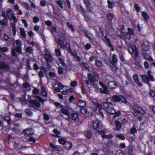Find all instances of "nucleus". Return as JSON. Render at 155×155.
Returning a JSON list of instances; mask_svg holds the SVG:
<instances>
[{"label":"nucleus","instance_id":"obj_1","mask_svg":"<svg viewBox=\"0 0 155 155\" xmlns=\"http://www.w3.org/2000/svg\"><path fill=\"white\" fill-rule=\"evenodd\" d=\"M107 102L112 105H115L116 102H120L127 103V101L125 98L121 96H113L112 97H108L107 100Z\"/></svg>","mask_w":155,"mask_h":155},{"label":"nucleus","instance_id":"obj_2","mask_svg":"<svg viewBox=\"0 0 155 155\" xmlns=\"http://www.w3.org/2000/svg\"><path fill=\"white\" fill-rule=\"evenodd\" d=\"M6 14L9 19H12L14 22L12 23V31L13 35L14 36L16 35V31L15 28V23L17 21V19L16 17L14 15L13 12L11 10H8L6 12Z\"/></svg>","mask_w":155,"mask_h":155},{"label":"nucleus","instance_id":"obj_3","mask_svg":"<svg viewBox=\"0 0 155 155\" xmlns=\"http://www.w3.org/2000/svg\"><path fill=\"white\" fill-rule=\"evenodd\" d=\"M61 116L66 120L71 119L74 120L76 124L78 125L81 124L83 122L82 120L79 118L78 114L76 113H72L71 115L70 114L68 117H65L63 114H61Z\"/></svg>","mask_w":155,"mask_h":155},{"label":"nucleus","instance_id":"obj_4","mask_svg":"<svg viewBox=\"0 0 155 155\" xmlns=\"http://www.w3.org/2000/svg\"><path fill=\"white\" fill-rule=\"evenodd\" d=\"M101 124V122L98 120H94L93 121V125L94 131L96 133L99 132V134L103 138V136H104L106 132L104 130L99 131V125Z\"/></svg>","mask_w":155,"mask_h":155},{"label":"nucleus","instance_id":"obj_5","mask_svg":"<svg viewBox=\"0 0 155 155\" xmlns=\"http://www.w3.org/2000/svg\"><path fill=\"white\" fill-rule=\"evenodd\" d=\"M125 48L131 55L134 54H135L136 55L137 54V50L135 46L129 43H126V45L125 46Z\"/></svg>","mask_w":155,"mask_h":155},{"label":"nucleus","instance_id":"obj_6","mask_svg":"<svg viewBox=\"0 0 155 155\" xmlns=\"http://www.w3.org/2000/svg\"><path fill=\"white\" fill-rule=\"evenodd\" d=\"M29 102L30 103L29 107L33 110V109L38 110L37 108L41 106L40 103L36 100H31Z\"/></svg>","mask_w":155,"mask_h":155},{"label":"nucleus","instance_id":"obj_7","mask_svg":"<svg viewBox=\"0 0 155 155\" xmlns=\"http://www.w3.org/2000/svg\"><path fill=\"white\" fill-rule=\"evenodd\" d=\"M131 107L135 112L141 114H144L145 113V110L139 105L136 104H133L131 105Z\"/></svg>","mask_w":155,"mask_h":155},{"label":"nucleus","instance_id":"obj_8","mask_svg":"<svg viewBox=\"0 0 155 155\" xmlns=\"http://www.w3.org/2000/svg\"><path fill=\"white\" fill-rule=\"evenodd\" d=\"M142 51H149L150 46L149 42L146 40H143L141 45Z\"/></svg>","mask_w":155,"mask_h":155},{"label":"nucleus","instance_id":"obj_9","mask_svg":"<svg viewBox=\"0 0 155 155\" xmlns=\"http://www.w3.org/2000/svg\"><path fill=\"white\" fill-rule=\"evenodd\" d=\"M88 79L91 83L94 82L99 80L98 75L94 72L93 74L88 73L87 74Z\"/></svg>","mask_w":155,"mask_h":155},{"label":"nucleus","instance_id":"obj_10","mask_svg":"<svg viewBox=\"0 0 155 155\" xmlns=\"http://www.w3.org/2000/svg\"><path fill=\"white\" fill-rule=\"evenodd\" d=\"M46 50V49H45V53L44 55V58L48 63H50L53 61V58L51 53L47 52Z\"/></svg>","mask_w":155,"mask_h":155},{"label":"nucleus","instance_id":"obj_11","mask_svg":"<svg viewBox=\"0 0 155 155\" xmlns=\"http://www.w3.org/2000/svg\"><path fill=\"white\" fill-rule=\"evenodd\" d=\"M34 132L32 129L30 128H27L24 130L22 132V134L24 135L25 136L30 137L31 136L34 134Z\"/></svg>","mask_w":155,"mask_h":155},{"label":"nucleus","instance_id":"obj_12","mask_svg":"<svg viewBox=\"0 0 155 155\" xmlns=\"http://www.w3.org/2000/svg\"><path fill=\"white\" fill-rule=\"evenodd\" d=\"M102 39L106 45L110 47L111 48L112 51H113L114 49L113 47V46L111 43V41L110 39L107 38V36H104L103 35V33H102Z\"/></svg>","mask_w":155,"mask_h":155},{"label":"nucleus","instance_id":"obj_13","mask_svg":"<svg viewBox=\"0 0 155 155\" xmlns=\"http://www.w3.org/2000/svg\"><path fill=\"white\" fill-rule=\"evenodd\" d=\"M15 43L16 45L17 46V47L15 48L16 51L19 53V54H22V53L21 52V46L22 45V41L18 39L15 41Z\"/></svg>","mask_w":155,"mask_h":155},{"label":"nucleus","instance_id":"obj_14","mask_svg":"<svg viewBox=\"0 0 155 155\" xmlns=\"http://www.w3.org/2000/svg\"><path fill=\"white\" fill-rule=\"evenodd\" d=\"M9 69L10 66L8 63L3 61L0 62V69L7 71Z\"/></svg>","mask_w":155,"mask_h":155},{"label":"nucleus","instance_id":"obj_15","mask_svg":"<svg viewBox=\"0 0 155 155\" xmlns=\"http://www.w3.org/2000/svg\"><path fill=\"white\" fill-rule=\"evenodd\" d=\"M100 85L102 86V89H100L101 92L102 93L109 94H110V92L108 90L107 87L101 82L99 83Z\"/></svg>","mask_w":155,"mask_h":155},{"label":"nucleus","instance_id":"obj_16","mask_svg":"<svg viewBox=\"0 0 155 155\" xmlns=\"http://www.w3.org/2000/svg\"><path fill=\"white\" fill-rule=\"evenodd\" d=\"M91 107L92 110L95 111L97 109V107L99 109L101 108L102 106L99 104L92 101L91 104Z\"/></svg>","mask_w":155,"mask_h":155},{"label":"nucleus","instance_id":"obj_17","mask_svg":"<svg viewBox=\"0 0 155 155\" xmlns=\"http://www.w3.org/2000/svg\"><path fill=\"white\" fill-rule=\"evenodd\" d=\"M140 77L143 82L147 84L150 86V84L149 81V80H150L149 77L146 74H144L140 75Z\"/></svg>","mask_w":155,"mask_h":155},{"label":"nucleus","instance_id":"obj_18","mask_svg":"<svg viewBox=\"0 0 155 155\" xmlns=\"http://www.w3.org/2000/svg\"><path fill=\"white\" fill-rule=\"evenodd\" d=\"M84 3L85 4L87 7V11L90 12H92V7L91 6V4L89 2L88 0L84 1Z\"/></svg>","mask_w":155,"mask_h":155},{"label":"nucleus","instance_id":"obj_19","mask_svg":"<svg viewBox=\"0 0 155 155\" xmlns=\"http://www.w3.org/2000/svg\"><path fill=\"white\" fill-rule=\"evenodd\" d=\"M142 55L144 59L151 62L153 61L152 58L150 56L149 54L146 51H142Z\"/></svg>","mask_w":155,"mask_h":155},{"label":"nucleus","instance_id":"obj_20","mask_svg":"<svg viewBox=\"0 0 155 155\" xmlns=\"http://www.w3.org/2000/svg\"><path fill=\"white\" fill-rule=\"evenodd\" d=\"M108 86L109 89H113L116 88L117 85L114 81H110L108 83Z\"/></svg>","mask_w":155,"mask_h":155},{"label":"nucleus","instance_id":"obj_21","mask_svg":"<svg viewBox=\"0 0 155 155\" xmlns=\"http://www.w3.org/2000/svg\"><path fill=\"white\" fill-rule=\"evenodd\" d=\"M133 78L135 82L139 86H141L142 85V84L140 82L138 77L137 74H135L133 75Z\"/></svg>","mask_w":155,"mask_h":155},{"label":"nucleus","instance_id":"obj_22","mask_svg":"<svg viewBox=\"0 0 155 155\" xmlns=\"http://www.w3.org/2000/svg\"><path fill=\"white\" fill-rule=\"evenodd\" d=\"M84 136L88 139L90 138L92 135V132L89 130H87L83 132Z\"/></svg>","mask_w":155,"mask_h":155},{"label":"nucleus","instance_id":"obj_23","mask_svg":"<svg viewBox=\"0 0 155 155\" xmlns=\"http://www.w3.org/2000/svg\"><path fill=\"white\" fill-rule=\"evenodd\" d=\"M53 132L55 134H52L51 135L54 137H60L61 136V132L58 130L57 129H54L53 130Z\"/></svg>","mask_w":155,"mask_h":155},{"label":"nucleus","instance_id":"obj_24","mask_svg":"<svg viewBox=\"0 0 155 155\" xmlns=\"http://www.w3.org/2000/svg\"><path fill=\"white\" fill-rule=\"evenodd\" d=\"M133 149L132 147L130 145H129L127 147L125 150V151L128 154L132 155L131 154L133 153Z\"/></svg>","mask_w":155,"mask_h":155},{"label":"nucleus","instance_id":"obj_25","mask_svg":"<svg viewBox=\"0 0 155 155\" xmlns=\"http://www.w3.org/2000/svg\"><path fill=\"white\" fill-rule=\"evenodd\" d=\"M106 111L109 114H114L115 113V110L112 107H110L107 110H106Z\"/></svg>","mask_w":155,"mask_h":155},{"label":"nucleus","instance_id":"obj_26","mask_svg":"<svg viewBox=\"0 0 155 155\" xmlns=\"http://www.w3.org/2000/svg\"><path fill=\"white\" fill-rule=\"evenodd\" d=\"M64 145L65 148L67 150H69L72 147V143L68 141H66Z\"/></svg>","mask_w":155,"mask_h":155},{"label":"nucleus","instance_id":"obj_27","mask_svg":"<svg viewBox=\"0 0 155 155\" xmlns=\"http://www.w3.org/2000/svg\"><path fill=\"white\" fill-rule=\"evenodd\" d=\"M95 64L97 67L99 68L102 67L103 65V64L101 61L96 59L95 60Z\"/></svg>","mask_w":155,"mask_h":155},{"label":"nucleus","instance_id":"obj_28","mask_svg":"<svg viewBox=\"0 0 155 155\" xmlns=\"http://www.w3.org/2000/svg\"><path fill=\"white\" fill-rule=\"evenodd\" d=\"M115 124L116 127V130L119 131L122 127L120 123L118 120H116L115 122Z\"/></svg>","mask_w":155,"mask_h":155},{"label":"nucleus","instance_id":"obj_29","mask_svg":"<svg viewBox=\"0 0 155 155\" xmlns=\"http://www.w3.org/2000/svg\"><path fill=\"white\" fill-rule=\"evenodd\" d=\"M68 52L71 54L74 57L75 56L77 55V51L76 50H74L72 51L71 49V48L70 45H68Z\"/></svg>","mask_w":155,"mask_h":155},{"label":"nucleus","instance_id":"obj_30","mask_svg":"<svg viewBox=\"0 0 155 155\" xmlns=\"http://www.w3.org/2000/svg\"><path fill=\"white\" fill-rule=\"evenodd\" d=\"M61 113L64 114L66 115L67 117H68L70 115V114L69 113L68 109L64 108H62L61 110Z\"/></svg>","mask_w":155,"mask_h":155},{"label":"nucleus","instance_id":"obj_31","mask_svg":"<svg viewBox=\"0 0 155 155\" xmlns=\"http://www.w3.org/2000/svg\"><path fill=\"white\" fill-rule=\"evenodd\" d=\"M57 48H58V47L59 45H60V47L59 48V49H61L62 48H63V49H64V41L62 40H61L60 41H58L57 42Z\"/></svg>","mask_w":155,"mask_h":155},{"label":"nucleus","instance_id":"obj_32","mask_svg":"<svg viewBox=\"0 0 155 155\" xmlns=\"http://www.w3.org/2000/svg\"><path fill=\"white\" fill-rule=\"evenodd\" d=\"M41 93L43 97H46L47 96V92L46 91L45 87L42 86L41 89Z\"/></svg>","mask_w":155,"mask_h":155},{"label":"nucleus","instance_id":"obj_33","mask_svg":"<svg viewBox=\"0 0 155 155\" xmlns=\"http://www.w3.org/2000/svg\"><path fill=\"white\" fill-rule=\"evenodd\" d=\"M117 56L115 54H113L111 63L117 64Z\"/></svg>","mask_w":155,"mask_h":155},{"label":"nucleus","instance_id":"obj_34","mask_svg":"<svg viewBox=\"0 0 155 155\" xmlns=\"http://www.w3.org/2000/svg\"><path fill=\"white\" fill-rule=\"evenodd\" d=\"M78 106L81 107H84L86 106V103L85 101L79 100L78 102Z\"/></svg>","mask_w":155,"mask_h":155},{"label":"nucleus","instance_id":"obj_35","mask_svg":"<svg viewBox=\"0 0 155 155\" xmlns=\"http://www.w3.org/2000/svg\"><path fill=\"white\" fill-rule=\"evenodd\" d=\"M80 64L82 67H83L86 69L88 70L90 68V66L87 63L81 62L80 63Z\"/></svg>","mask_w":155,"mask_h":155},{"label":"nucleus","instance_id":"obj_36","mask_svg":"<svg viewBox=\"0 0 155 155\" xmlns=\"http://www.w3.org/2000/svg\"><path fill=\"white\" fill-rule=\"evenodd\" d=\"M130 132L131 134L135 135L136 133H137V130L135 127V126L134 125V126L132 127L130 130Z\"/></svg>","mask_w":155,"mask_h":155},{"label":"nucleus","instance_id":"obj_37","mask_svg":"<svg viewBox=\"0 0 155 155\" xmlns=\"http://www.w3.org/2000/svg\"><path fill=\"white\" fill-rule=\"evenodd\" d=\"M8 23L7 18H4L2 20L0 21V24L3 25H6Z\"/></svg>","mask_w":155,"mask_h":155},{"label":"nucleus","instance_id":"obj_38","mask_svg":"<svg viewBox=\"0 0 155 155\" xmlns=\"http://www.w3.org/2000/svg\"><path fill=\"white\" fill-rule=\"evenodd\" d=\"M20 31L21 36L24 38H25L26 35L24 29L23 28H21L20 29Z\"/></svg>","mask_w":155,"mask_h":155},{"label":"nucleus","instance_id":"obj_39","mask_svg":"<svg viewBox=\"0 0 155 155\" xmlns=\"http://www.w3.org/2000/svg\"><path fill=\"white\" fill-rule=\"evenodd\" d=\"M116 64L111 63L110 65V68L112 71H115L117 70V68L116 66Z\"/></svg>","mask_w":155,"mask_h":155},{"label":"nucleus","instance_id":"obj_40","mask_svg":"<svg viewBox=\"0 0 155 155\" xmlns=\"http://www.w3.org/2000/svg\"><path fill=\"white\" fill-rule=\"evenodd\" d=\"M33 49L32 47L30 46L27 47L26 49V51L30 54H32L33 53Z\"/></svg>","mask_w":155,"mask_h":155},{"label":"nucleus","instance_id":"obj_41","mask_svg":"<svg viewBox=\"0 0 155 155\" xmlns=\"http://www.w3.org/2000/svg\"><path fill=\"white\" fill-rule=\"evenodd\" d=\"M25 111L28 116H31L33 114L32 112L29 109H25Z\"/></svg>","mask_w":155,"mask_h":155},{"label":"nucleus","instance_id":"obj_42","mask_svg":"<svg viewBox=\"0 0 155 155\" xmlns=\"http://www.w3.org/2000/svg\"><path fill=\"white\" fill-rule=\"evenodd\" d=\"M113 18L114 15L111 13H109L107 15L106 18L107 19L110 21L112 20Z\"/></svg>","mask_w":155,"mask_h":155},{"label":"nucleus","instance_id":"obj_43","mask_svg":"<svg viewBox=\"0 0 155 155\" xmlns=\"http://www.w3.org/2000/svg\"><path fill=\"white\" fill-rule=\"evenodd\" d=\"M81 112L82 114L86 116H87L89 115V112L88 111L84 109H81Z\"/></svg>","mask_w":155,"mask_h":155},{"label":"nucleus","instance_id":"obj_44","mask_svg":"<svg viewBox=\"0 0 155 155\" xmlns=\"http://www.w3.org/2000/svg\"><path fill=\"white\" fill-rule=\"evenodd\" d=\"M56 3L61 9H62L64 8V7L63 5V3L62 1L58 0L57 1Z\"/></svg>","mask_w":155,"mask_h":155},{"label":"nucleus","instance_id":"obj_45","mask_svg":"<svg viewBox=\"0 0 155 155\" xmlns=\"http://www.w3.org/2000/svg\"><path fill=\"white\" fill-rule=\"evenodd\" d=\"M59 48H58L55 49V53L56 55L58 56L61 55V53Z\"/></svg>","mask_w":155,"mask_h":155},{"label":"nucleus","instance_id":"obj_46","mask_svg":"<svg viewBox=\"0 0 155 155\" xmlns=\"http://www.w3.org/2000/svg\"><path fill=\"white\" fill-rule=\"evenodd\" d=\"M49 144L50 147L54 150L55 151H58L59 150L58 148L57 147L54 145L52 143H50Z\"/></svg>","mask_w":155,"mask_h":155},{"label":"nucleus","instance_id":"obj_47","mask_svg":"<svg viewBox=\"0 0 155 155\" xmlns=\"http://www.w3.org/2000/svg\"><path fill=\"white\" fill-rule=\"evenodd\" d=\"M113 137V135L111 134H109L108 135H106L105 134L104 136H103V138H102L110 139H111Z\"/></svg>","mask_w":155,"mask_h":155},{"label":"nucleus","instance_id":"obj_48","mask_svg":"<svg viewBox=\"0 0 155 155\" xmlns=\"http://www.w3.org/2000/svg\"><path fill=\"white\" fill-rule=\"evenodd\" d=\"M4 120L8 122V124H10L11 123V118L9 116H7L4 117Z\"/></svg>","mask_w":155,"mask_h":155},{"label":"nucleus","instance_id":"obj_49","mask_svg":"<svg viewBox=\"0 0 155 155\" xmlns=\"http://www.w3.org/2000/svg\"><path fill=\"white\" fill-rule=\"evenodd\" d=\"M151 72L150 70H148L147 72V74L148 76L149 77V79L151 81H154V78L152 75H150Z\"/></svg>","mask_w":155,"mask_h":155},{"label":"nucleus","instance_id":"obj_50","mask_svg":"<svg viewBox=\"0 0 155 155\" xmlns=\"http://www.w3.org/2000/svg\"><path fill=\"white\" fill-rule=\"evenodd\" d=\"M110 107L109 106L107 102H104L103 104V108L106 111Z\"/></svg>","mask_w":155,"mask_h":155},{"label":"nucleus","instance_id":"obj_51","mask_svg":"<svg viewBox=\"0 0 155 155\" xmlns=\"http://www.w3.org/2000/svg\"><path fill=\"white\" fill-rule=\"evenodd\" d=\"M67 25L72 30V32L75 31V29L73 28V25L69 22H67Z\"/></svg>","mask_w":155,"mask_h":155},{"label":"nucleus","instance_id":"obj_52","mask_svg":"<svg viewBox=\"0 0 155 155\" xmlns=\"http://www.w3.org/2000/svg\"><path fill=\"white\" fill-rule=\"evenodd\" d=\"M8 50V48L7 47H1L0 46V51L3 52H6Z\"/></svg>","mask_w":155,"mask_h":155},{"label":"nucleus","instance_id":"obj_53","mask_svg":"<svg viewBox=\"0 0 155 155\" xmlns=\"http://www.w3.org/2000/svg\"><path fill=\"white\" fill-rule=\"evenodd\" d=\"M116 137L122 140H124L125 139V137L123 134H117Z\"/></svg>","mask_w":155,"mask_h":155},{"label":"nucleus","instance_id":"obj_54","mask_svg":"<svg viewBox=\"0 0 155 155\" xmlns=\"http://www.w3.org/2000/svg\"><path fill=\"white\" fill-rule=\"evenodd\" d=\"M60 36L59 35H57L55 36V38L54 39V41L55 42H57L58 41L61 40Z\"/></svg>","mask_w":155,"mask_h":155},{"label":"nucleus","instance_id":"obj_55","mask_svg":"<svg viewBox=\"0 0 155 155\" xmlns=\"http://www.w3.org/2000/svg\"><path fill=\"white\" fill-rule=\"evenodd\" d=\"M107 2L108 5V8H113L114 5V4L109 0L107 1Z\"/></svg>","mask_w":155,"mask_h":155},{"label":"nucleus","instance_id":"obj_56","mask_svg":"<svg viewBox=\"0 0 155 155\" xmlns=\"http://www.w3.org/2000/svg\"><path fill=\"white\" fill-rule=\"evenodd\" d=\"M142 15L143 18L146 20H147L149 18V17L147 14L145 12H142Z\"/></svg>","mask_w":155,"mask_h":155},{"label":"nucleus","instance_id":"obj_57","mask_svg":"<svg viewBox=\"0 0 155 155\" xmlns=\"http://www.w3.org/2000/svg\"><path fill=\"white\" fill-rule=\"evenodd\" d=\"M16 51L15 48V49L12 48V55L14 57H16L18 55Z\"/></svg>","mask_w":155,"mask_h":155},{"label":"nucleus","instance_id":"obj_58","mask_svg":"<svg viewBox=\"0 0 155 155\" xmlns=\"http://www.w3.org/2000/svg\"><path fill=\"white\" fill-rule=\"evenodd\" d=\"M50 31L52 34L53 35L57 31V28L55 27H51L50 29Z\"/></svg>","mask_w":155,"mask_h":155},{"label":"nucleus","instance_id":"obj_59","mask_svg":"<svg viewBox=\"0 0 155 155\" xmlns=\"http://www.w3.org/2000/svg\"><path fill=\"white\" fill-rule=\"evenodd\" d=\"M84 17V20L87 22H89L90 21L91 19L87 15L85 14L83 15Z\"/></svg>","mask_w":155,"mask_h":155},{"label":"nucleus","instance_id":"obj_60","mask_svg":"<svg viewBox=\"0 0 155 155\" xmlns=\"http://www.w3.org/2000/svg\"><path fill=\"white\" fill-rule=\"evenodd\" d=\"M33 22L36 23L39 21V19L37 16H34L33 18Z\"/></svg>","mask_w":155,"mask_h":155},{"label":"nucleus","instance_id":"obj_61","mask_svg":"<svg viewBox=\"0 0 155 155\" xmlns=\"http://www.w3.org/2000/svg\"><path fill=\"white\" fill-rule=\"evenodd\" d=\"M54 104L58 108L60 107L61 108H63V106L61 105V104L58 102H54Z\"/></svg>","mask_w":155,"mask_h":155},{"label":"nucleus","instance_id":"obj_62","mask_svg":"<svg viewBox=\"0 0 155 155\" xmlns=\"http://www.w3.org/2000/svg\"><path fill=\"white\" fill-rule=\"evenodd\" d=\"M114 114L115 115L113 116L114 118H115L116 117L120 116L121 114V112L120 111H117V112L115 111V113Z\"/></svg>","mask_w":155,"mask_h":155},{"label":"nucleus","instance_id":"obj_63","mask_svg":"<svg viewBox=\"0 0 155 155\" xmlns=\"http://www.w3.org/2000/svg\"><path fill=\"white\" fill-rule=\"evenodd\" d=\"M59 143L62 144H64L66 141L62 138H59L58 140Z\"/></svg>","mask_w":155,"mask_h":155},{"label":"nucleus","instance_id":"obj_64","mask_svg":"<svg viewBox=\"0 0 155 155\" xmlns=\"http://www.w3.org/2000/svg\"><path fill=\"white\" fill-rule=\"evenodd\" d=\"M87 37L90 40H93L94 38L93 35L90 33H88L86 35Z\"/></svg>","mask_w":155,"mask_h":155}]
</instances>
